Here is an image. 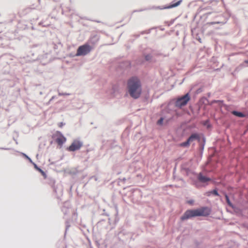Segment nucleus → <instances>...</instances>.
Instances as JSON below:
<instances>
[{"mask_svg": "<svg viewBox=\"0 0 248 248\" xmlns=\"http://www.w3.org/2000/svg\"><path fill=\"white\" fill-rule=\"evenodd\" d=\"M151 59V56H150V55H147V56H146V57H145V59H146L147 61H149Z\"/></svg>", "mask_w": 248, "mask_h": 248, "instance_id": "obj_17", "label": "nucleus"}, {"mask_svg": "<svg viewBox=\"0 0 248 248\" xmlns=\"http://www.w3.org/2000/svg\"><path fill=\"white\" fill-rule=\"evenodd\" d=\"M225 198H226V202H227V203L228 204V205L229 206L232 207V204L231 203L228 196L227 195H226Z\"/></svg>", "mask_w": 248, "mask_h": 248, "instance_id": "obj_13", "label": "nucleus"}, {"mask_svg": "<svg viewBox=\"0 0 248 248\" xmlns=\"http://www.w3.org/2000/svg\"><path fill=\"white\" fill-rule=\"evenodd\" d=\"M232 114H233L234 115L236 116L239 117H244L245 115L242 112H238L236 111H233L232 112Z\"/></svg>", "mask_w": 248, "mask_h": 248, "instance_id": "obj_11", "label": "nucleus"}, {"mask_svg": "<svg viewBox=\"0 0 248 248\" xmlns=\"http://www.w3.org/2000/svg\"><path fill=\"white\" fill-rule=\"evenodd\" d=\"M181 2H182V0H180L178 1L177 2H176L174 3H173L172 4H170V5L167 6L166 7V8L170 9V8H172L173 7H177V6L179 5Z\"/></svg>", "mask_w": 248, "mask_h": 248, "instance_id": "obj_10", "label": "nucleus"}, {"mask_svg": "<svg viewBox=\"0 0 248 248\" xmlns=\"http://www.w3.org/2000/svg\"><path fill=\"white\" fill-rule=\"evenodd\" d=\"M38 171H39L43 176H44L45 177H46V174L42 169L39 168L38 169Z\"/></svg>", "mask_w": 248, "mask_h": 248, "instance_id": "obj_14", "label": "nucleus"}, {"mask_svg": "<svg viewBox=\"0 0 248 248\" xmlns=\"http://www.w3.org/2000/svg\"><path fill=\"white\" fill-rule=\"evenodd\" d=\"M199 180L203 183L209 181L210 179L209 178L206 177L205 176L202 175V174H200L198 176Z\"/></svg>", "mask_w": 248, "mask_h": 248, "instance_id": "obj_9", "label": "nucleus"}, {"mask_svg": "<svg viewBox=\"0 0 248 248\" xmlns=\"http://www.w3.org/2000/svg\"><path fill=\"white\" fill-rule=\"evenodd\" d=\"M189 202V203H192V202H190V201H189V202Z\"/></svg>", "mask_w": 248, "mask_h": 248, "instance_id": "obj_19", "label": "nucleus"}, {"mask_svg": "<svg viewBox=\"0 0 248 248\" xmlns=\"http://www.w3.org/2000/svg\"><path fill=\"white\" fill-rule=\"evenodd\" d=\"M34 167L37 170H38V169L40 168L35 164H34Z\"/></svg>", "mask_w": 248, "mask_h": 248, "instance_id": "obj_18", "label": "nucleus"}, {"mask_svg": "<svg viewBox=\"0 0 248 248\" xmlns=\"http://www.w3.org/2000/svg\"><path fill=\"white\" fill-rule=\"evenodd\" d=\"M127 87L130 96L137 99L141 93V84L139 79L136 77H132L128 81Z\"/></svg>", "mask_w": 248, "mask_h": 248, "instance_id": "obj_1", "label": "nucleus"}, {"mask_svg": "<svg viewBox=\"0 0 248 248\" xmlns=\"http://www.w3.org/2000/svg\"><path fill=\"white\" fill-rule=\"evenodd\" d=\"M163 118H161L158 121H157V124L159 125H161L163 124Z\"/></svg>", "mask_w": 248, "mask_h": 248, "instance_id": "obj_15", "label": "nucleus"}, {"mask_svg": "<svg viewBox=\"0 0 248 248\" xmlns=\"http://www.w3.org/2000/svg\"><path fill=\"white\" fill-rule=\"evenodd\" d=\"M196 212L197 216H203L206 217L210 215L211 211L210 209L206 207H202L201 208L197 209Z\"/></svg>", "mask_w": 248, "mask_h": 248, "instance_id": "obj_7", "label": "nucleus"}, {"mask_svg": "<svg viewBox=\"0 0 248 248\" xmlns=\"http://www.w3.org/2000/svg\"><path fill=\"white\" fill-rule=\"evenodd\" d=\"M195 217H198L196 209L188 210L186 211L184 214L181 217V219L182 220H184Z\"/></svg>", "mask_w": 248, "mask_h": 248, "instance_id": "obj_6", "label": "nucleus"}, {"mask_svg": "<svg viewBox=\"0 0 248 248\" xmlns=\"http://www.w3.org/2000/svg\"><path fill=\"white\" fill-rule=\"evenodd\" d=\"M92 49V46L89 44H85L83 45L80 46L77 49L76 56H85L89 53Z\"/></svg>", "mask_w": 248, "mask_h": 248, "instance_id": "obj_2", "label": "nucleus"}, {"mask_svg": "<svg viewBox=\"0 0 248 248\" xmlns=\"http://www.w3.org/2000/svg\"><path fill=\"white\" fill-rule=\"evenodd\" d=\"M52 138L55 140L58 145L61 147H62L63 144L66 141V138L60 131H56L55 133L53 135Z\"/></svg>", "mask_w": 248, "mask_h": 248, "instance_id": "obj_4", "label": "nucleus"}, {"mask_svg": "<svg viewBox=\"0 0 248 248\" xmlns=\"http://www.w3.org/2000/svg\"><path fill=\"white\" fill-rule=\"evenodd\" d=\"M189 145H190V143L188 142V141L187 140L186 141L180 143L179 144V146L181 147H188L189 146Z\"/></svg>", "mask_w": 248, "mask_h": 248, "instance_id": "obj_12", "label": "nucleus"}, {"mask_svg": "<svg viewBox=\"0 0 248 248\" xmlns=\"http://www.w3.org/2000/svg\"><path fill=\"white\" fill-rule=\"evenodd\" d=\"M196 140H200V136L198 134L195 133L192 134L187 139V140L190 143Z\"/></svg>", "mask_w": 248, "mask_h": 248, "instance_id": "obj_8", "label": "nucleus"}, {"mask_svg": "<svg viewBox=\"0 0 248 248\" xmlns=\"http://www.w3.org/2000/svg\"><path fill=\"white\" fill-rule=\"evenodd\" d=\"M82 142L78 140H74L71 145L67 148V150L71 152H74L80 149L82 146Z\"/></svg>", "mask_w": 248, "mask_h": 248, "instance_id": "obj_5", "label": "nucleus"}, {"mask_svg": "<svg viewBox=\"0 0 248 248\" xmlns=\"http://www.w3.org/2000/svg\"><path fill=\"white\" fill-rule=\"evenodd\" d=\"M190 98L188 93H186L185 95L177 99L175 102V106L181 108L186 106L188 102L190 100Z\"/></svg>", "mask_w": 248, "mask_h": 248, "instance_id": "obj_3", "label": "nucleus"}, {"mask_svg": "<svg viewBox=\"0 0 248 248\" xmlns=\"http://www.w3.org/2000/svg\"><path fill=\"white\" fill-rule=\"evenodd\" d=\"M210 193H212L214 195H216V196L218 195V192H217V190H213V191L210 192Z\"/></svg>", "mask_w": 248, "mask_h": 248, "instance_id": "obj_16", "label": "nucleus"}]
</instances>
